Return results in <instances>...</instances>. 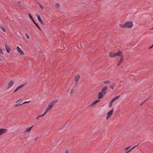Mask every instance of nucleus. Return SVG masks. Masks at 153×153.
<instances>
[{
    "mask_svg": "<svg viewBox=\"0 0 153 153\" xmlns=\"http://www.w3.org/2000/svg\"><path fill=\"white\" fill-rule=\"evenodd\" d=\"M120 26L122 28H130L133 26V23L132 22L128 21L124 25L120 24Z\"/></svg>",
    "mask_w": 153,
    "mask_h": 153,
    "instance_id": "f257e3e1",
    "label": "nucleus"
},
{
    "mask_svg": "<svg viewBox=\"0 0 153 153\" xmlns=\"http://www.w3.org/2000/svg\"><path fill=\"white\" fill-rule=\"evenodd\" d=\"M59 100H56L53 101L50 104L48 105L47 108L50 110L52 107L56 103L58 102Z\"/></svg>",
    "mask_w": 153,
    "mask_h": 153,
    "instance_id": "f03ea898",
    "label": "nucleus"
},
{
    "mask_svg": "<svg viewBox=\"0 0 153 153\" xmlns=\"http://www.w3.org/2000/svg\"><path fill=\"white\" fill-rule=\"evenodd\" d=\"M36 15L37 17V19L40 23L42 25H44V23L41 19L40 16L37 13H36Z\"/></svg>",
    "mask_w": 153,
    "mask_h": 153,
    "instance_id": "7ed1b4c3",
    "label": "nucleus"
},
{
    "mask_svg": "<svg viewBox=\"0 0 153 153\" xmlns=\"http://www.w3.org/2000/svg\"><path fill=\"white\" fill-rule=\"evenodd\" d=\"M120 97V95H118L117 96L115 97L110 102L109 104V107H111L112 105V103L114 102L115 100L118 99L119 97Z\"/></svg>",
    "mask_w": 153,
    "mask_h": 153,
    "instance_id": "20e7f679",
    "label": "nucleus"
},
{
    "mask_svg": "<svg viewBox=\"0 0 153 153\" xmlns=\"http://www.w3.org/2000/svg\"><path fill=\"white\" fill-rule=\"evenodd\" d=\"M14 82L12 80H10L8 83V85L7 88V89L10 88L13 85Z\"/></svg>",
    "mask_w": 153,
    "mask_h": 153,
    "instance_id": "39448f33",
    "label": "nucleus"
},
{
    "mask_svg": "<svg viewBox=\"0 0 153 153\" xmlns=\"http://www.w3.org/2000/svg\"><path fill=\"white\" fill-rule=\"evenodd\" d=\"M107 89V86H105L103 87L102 89L101 92L103 93L104 94H105L106 92Z\"/></svg>",
    "mask_w": 153,
    "mask_h": 153,
    "instance_id": "423d86ee",
    "label": "nucleus"
},
{
    "mask_svg": "<svg viewBox=\"0 0 153 153\" xmlns=\"http://www.w3.org/2000/svg\"><path fill=\"white\" fill-rule=\"evenodd\" d=\"M116 56H123V53L122 51L120 50H119L117 52H115Z\"/></svg>",
    "mask_w": 153,
    "mask_h": 153,
    "instance_id": "0eeeda50",
    "label": "nucleus"
},
{
    "mask_svg": "<svg viewBox=\"0 0 153 153\" xmlns=\"http://www.w3.org/2000/svg\"><path fill=\"white\" fill-rule=\"evenodd\" d=\"M104 94L101 92H100L98 94V99H102L104 96Z\"/></svg>",
    "mask_w": 153,
    "mask_h": 153,
    "instance_id": "6e6552de",
    "label": "nucleus"
},
{
    "mask_svg": "<svg viewBox=\"0 0 153 153\" xmlns=\"http://www.w3.org/2000/svg\"><path fill=\"white\" fill-rule=\"evenodd\" d=\"M7 129L5 128L2 129L0 128V135H2L3 133H5L7 131Z\"/></svg>",
    "mask_w": 153,
    "mask_h": 153,
    "instance_id": "1a4fd4ad",
    "label": "nucleus"
},
{
    "mask_svg": "<svg viewBox=\"0 0 153 153\" xmlns=\"http://www.w3.org/2000/svg\"><path fill=\"white\" fill-rule=\"evenodd\" d=\"M17 51L20 53L21 55H23L24 53L19 48V47H17L16 48Z\"/></svg>",
    "mask_w": 153,
    "mask_h": 153,
    "instance_id": "9d476101",
    "label": "nucleus"
},
{
    "mask_svg": "<svg viewBox=\"0 0 153 153\" xmlns=\"http://www.w3.org/2000/svg\"><path fill=\"white\" fill-rule=\"evenodd\" d=\"M115 54V52H112L111 51H110L109 52V56L111 58H113L116 55Z\"/></svg>",
    "mask_w": 153,
    "mask_h": 153,
    "instance_id": "9b49d317",
    "label": "nucleus"
},
{
    "mask_svg": "<svg viewBox=\"0 0 153 153\" xmlns=\"http://www.w3.org/2000/svg\"><path fill=\"white\" fill-rule=\"evenodd\" d=\"M100 100L97 99L94 100L93 102L91 104V107H93L94 106V105L97 104V103L98 102L100 101Z\"/></svg>",
    "mask_w": 153,
    "mask_h": 153,
    "instance_id": "f8f14e48",
    "label": "nucleus"
},
{
    "mask_svg": "<svg viewBox=\"0 0 153 153\" xmlns=\"http://www.w3.org/2000/svg\"><path fill=\"white\" fill-rule=\"evenodd\" d=\"M5 47L7 52L9 53L10 51V48L7 45H5Z\"/></svg>",
    "mask_w": 153,
    "mask_h": 153,
    "instance_id": "ddd939ff",
    "label": "nucleus"
},
{
    "mask_svg": "<svg viewBox=\"0 0 153 153\" xmlns=\"http://www.w3.org/2000/svg\"><path fill=\"white\" fill-rule=\"evenodd\" d=\"M80 76L79 75H77L75 78V81L76 82H78L80 78Z\"/></svg>",
    "mask_w": 153,
    "mask_h": 153,
    "instance_id": "4468645a",
    "label": "nucleus"
},
{
    "mask_svg": "<svg viewBox=\"0 0 153 153\" xmlns=\"http://www.w3.org/2000/svg\"><path fill=\"white\" fill-rule=\"evenodd\" d=\"M34 126V125H33L30 127L27 128H26V130H25V131L26 132H28L30 131Z\"/></svg>",
    "mask_w": 153,
    "mask_h": 153,
    "instance_id": "2eb2a0df",
    "label": "nucleus"
},
{
    "mask_svg": "<svg viewBox=\"0 0 153 153\" xmlns=\"http://www.w3.org/2000/svg\"><path fill=\"white\" fill-rule=\"evenodd\" d=\"M29 17L30 18V19H31V20L36 25V24H37V23H36L35 21L34 20V19L31 16V15L29 13Z\"/></svg>",
    "mask_w": 153,
    "mask_h": 153,
    "instance_id": "dca6fc26",
    "label": "nucleus"
},
{
    "mask_svg": "<svg viewBox=\"0 0 153 153\" xmlns=\"http://www.w3.org/2000/svg\"><path fill=\"white\" fill-rule=\"evenodd\" d=\"M113 109H112L109 112H108L107 113V115L108 116H111L112 114L113 113Z\"/></svg>",
    "mask_w": 153,
    "mask_h": 153,
    "instance_id": "f3484780",
    "label": "nucleus"
},
{
    "mask_svg": "<svg viewBox=\"0 0 153 153\" xmlns=\"http://www.w3.org/2000/svg\"><path fill=\"white\" fill-rule=\"evenodd\" d=\"M130 146L126 147L124 150V151L126 153H127L131 152V150L128 149Z\"/></svg>",
    "mask_w": 153,
    "mask_h": 153,
    "instance_id": "a211bd4d",
    "label": "nucleus"
},
{
    "mask_svg": "<svg viewBox=\"0 0 153 153\" xmlns=\"http://www.w3.org/2000/svg\"><path fill=\"white\" fill-rule=\"evenodd\" d=\"M116 84L115 83H113L110 86V88L112 90H113L114 89V87L115 85Z\"/></svg>",
    "mask_w": 153,
    "mask_h": 153,
    "instance_id": "6ab92c4d",
    "label": "nucleus"
},
{
    "mask_svg": "<svg viewBox=\"0 0 153 153\" xmlns=\"http://www.w3.org/2000/svg\"><path fill=\"white\" fill-rule=\"evenodd\" d=\"M123 59H124V57L123 55V56H120V59L119 62H121V63H122L123 60Z\"/></svg>",
    "mask_w": 153,
    "mask_h": 153,
    "instance_id": "aec40b11",
    "label": "nucleus"
},
{
    "mask_svg": "<svg viewBox=\"0 0 153 153\" xmlns=\"http://www.w3.org/2000/svg\"><path fill=\"white\" fill-rule=\"evenodd\" d=\"M27 84V83H25L22 84V85L19 86V87L20 88H22V87H23L24 86H25V85H26Z\"/></svg>",
    "mask_w": 153,
    "mask_h": 153,
    "instance_id": "412c9836",
    "label": "nucleus"
},
{
    "mask_svg": "<svg viewBox=\"0 0 153 153\" xmlns=\"http://www.w3.org/2000/svg\"><path fill=\"white\" fill-rule=\"evenodd\" d=\"M0 28H1V30L3 32H5L6 31L5 29V28L4 27H3L2 26H1Z\"/></svg>",
    "mask_w": 153,
    "mask_h": 153,
    "instance_id": "4be33fe9",
    "label": "nucleus"
},
{
    "mask_svg": "<svg viewBox=\"0 0 153 153\" xmlns=\"http://www.w3.org/2000/svg\"><path fill=\"white\" fill-rule=\"evenodd\" d=\"M110 81H109V80H107V81H105L104 82V83H105V84H109L110 83Z\"/></svg>",
    "mask_w": 153,
    "mask_h": 153,
    "instance_id": "5701e85b",
    "label": "nucleus"
},
{
    "mask_svg": "<svg viewBox=\"0 0 153 153\" xmlns=\"http://www.w3.org/2000/svg\"><path fill=\"white\" fill-rule=\"evenodd\" d=\"M22 105V103H20L19 104H16L15 105V106L16 107H17L18 106H20V105Z\"/></svg>",
    "mask_w": 153,
    "mask_h": 153,
    "instance_id": "b1692460",
    "label": "nucleus"
},
{
    "mask_svg": "<svg viewBox=\"0 0 153 153\" xmlns=\"http://www.w3.org/2000/svg\"><path fill=\"white\" fill-rule=\"evenodd\" d=\"M20 88L19 87V86H18L16 89L15 90H14V91L13 92V93L15 92L16 91H17L18 90H19V89H20Z\"/></svg>",
    "mask_w": 153,
    "mask_h": 153,
    "instance_id": "393cba45",
    "label": "nucleus"
},
{
    "mask_svg": "<svg viewBox=\"0 0 153 153\" xmlns=\"http://www.w3.org/2000/svg\"><path fill=\"white\" fill-rule=\"evenodd\" d=\"M50 110L48 108L46 109L45 112L43 113L45 115L47 112H48Z\"/></svg>",
    "mask_w": 153,
    "mask_h": 153,
    "instance_id": "a878e982",
    "label": "nucleus"
},
{
    "mask_svg": "<svg viewBox=\"0 0 153 153\" xmlns=\"http://www.w3.org/2000/svg\"><path fill=\"white\" fill-rule=\"evenodd\" d=\"M139 145V144H138L137 145H136V146H134V147H131L130 149H129V150H131H131L133 149H134L138 145Z\"/></svg>",
    "mask_w": 153,
    "mask_h": 153,
    "instance_id": "bb28decb",
    "label": "nucleus"
},
{
    "mask_svg": "<svg viewBox=\"0 0 153 153\" xmlns=\"http://www.w3.org/2000/svg\"><path fill=\"white\" fill-rule=\"evenodd\" d=\"M139 145V144H138L137 145H136V146H134V147H131L130 149H129V150H131H131L133 149H134L138 145Z\"/></svg>",
    "mask_w": 153,
    "mask_h": 153,
    "instance_id": "cd10ccee",
    "label": "nucleus"
},
{
    "mask_svg": "<svg viewBox=\"0 0 153 153\" xmlns=\"http://www.w3.org/2000/svg\"><path fill=\"white\" fill-rule=\"evenodd\" d=\"M139 145V144H138L137 145H136V146H134V147H131L130 149H129V150H131H131L133 149H134L138 145Z\"/></svg>",
    "mask_w": 153,
    "mask_h": 153,
    "instance_id": "c85d7f7f",
    "label": "nucleus"
},
{
    "mask_svg": "<svg viewBox=\"0 0 153 153\" xmlns=\"http://www.w3.org/2000/svg\"><path fill=\"white\" fill-rule=\"evenodd\" d=\"M39 6L40 7V8H42V9H43V8L44 7H43V6L42 5V4H41L40 3H39Z\"/></svg>",
    "mask_w": 153,
    "mask_h": 153,
    "instance_id": "c756f323",
    "label": "nucleus"
},
{
    "mask_svg": "<svg viewBox=\"0 0 153 153\" xmlns=\"http://www.w3.org/2000/svg\"><path fill=\"white\" fill-rule=\"evenodd\" d=\"M25 36L28 39L29 38V36L27 33H26L25 34Z\"/></svg>",
    "mask_w": 153,
    "mask_h": 153,
    "instance_id": "7c9ffc66",
    "label": "nucleus"
},
{
    "mask_svg": "<svg viewBox=\"0 0 153 153\" xmlns=\"http://www.w3.org/2000/svg\"><path fill=\"white\" fill-rule=\"evenodd\" d=\"M18 4L20 6L22 5V4L19 1H18Z\"/></svg>",
    "mask_w": 153,
    "mask_h": 153,
    "instance_id": "2f4dec72",
    "label": "nucleus"
},
{
    "mask_svg": "<svg viewBox=\"0 0 153 153\" xmlns=\"http://www.w3.org/2000/svg\"><path fill=\"white\" fill-rule=\"evenodd\" d=\"M36 25L38 27V28L39 29V30H41V29L40 28V27H39V25H38V24H36Z\"/></svg>",
    "mask_w": 153,
    "mask_h": 153,
    "instance_id": "473e14b6",
    "label": "nucleus"
},
{
    "mask_svg": "<svg viewBox=\"0 0 153 153\" xmlns=\"http://www.w3.org/2000/svg\"><path fill=\"white\" fill-rule=\"evenodd\" d=\"M36 25L38 27V28L39 29V30H41V29L40 28V27H39V25H38V24H36Z\"/></svg>",
    "mask_w": 153,
    "mask_h": 153,
    "instance_id": "72a5a7b5",
    "label": "nucleus"
},
{
    "mask_svg": "<svg viewBox=\"0 0 153 153\" xmlns=\"http://www.w3.org/2000/svg\"><path fill=\"white\" fill-rule=\"evenodd\" d=\"M149 99V98H147V99L146 100L144 101H143V102L142 103H141V104L140 105V106L142 105V104H143V103H145V102H146V101L147 100Z\"/></svg>",
    "mask_w": 153,
    "mask_h": 153,
    "instance_id": "f704fd0d",
    "label": "nucleus"
},
{
    "mask_svg": "<svg viewBox=\"0 0 153 153\" xmlns=\"http://www.w3.org/2000/svg\"><path fill=\"white\" fill-rule=\"evenodd\" d=\"M56 6L57 7H59L60 6V5L58 3H57L56 4Z\"/></svg>",
    "mask_w": 153,
    "mask_h": 153,
    "instance_id": "c9c22d12",
    "label": "nucleus"
},
{
    "mask_svg": "<svg viewBox=\"0 0 153 153\" xmlns=\"http://www.w3.org/2000/svg\"><path fill=\"white\" fill-rule=\"evenodd\" d=\"M78 82H75V85L74 86V87H76L77 85H78Z\"/></svg>",
    "mask_w": 153,
    "mask_h": 153,
    "instance_id": "e433bc0d",
    "label": "nucleus"
},
{
    "mask_svg": "<svg viewBox=\"0 0 153 153\" xmlns=\"http://www.w3.org/2000/svg\"><path fill=\"white\" fill-rule=\"evenodd\" d=\"M30 102V101H25L23 102L22 103V105H23V104H24L26 103H28V102Z\"/></svg>",
    "mask_w": 153,
    "mask_h": 153,
    "instance_id": "4c0bfd02",
    "label": "nucleus"
},
{
    "mask_svg": "<svg viewBox=\"0 0 153 153\" xmlns=\"http://www.w3.org/2000/svg\"><path fill=\"white\" fill-rule=\"evenodd\" d=\"M20 6H21L23 8H25V5L23 3L22 4V5H21Z\"/></svg>",
    "mask_w": 153,
    "mask_h": 153,
    "instance_id": "58836bf2",
    "label": "nucleus"
},
{
    "mask_svg": "<svg viewBox=\"0 0 153 153\" xmlns=\"http://www.w3.org/2000/svg\"><path fill=\"white\" fill-rule=\"evenodd\" d=\"M69 153V151L68 150V149H66L65 152V153Z\"/></svg>",
    "mask_w": 153,
    "mask_h": 153,
    "instance_id": "ea45409f",
    "label": "nucleus"
},
{
    "mask_svg": "<svg viewBox=\"0 0 153 153\" xmlns=\"http://www.w3.org/2000/svg\"><path fill=\"white\" fill-rule=\"evenodd\" d=\"M45 115V114H44V113H43L42 114V115H39V117H41L43 116H44Z\"/></svg>",
    "mask_w": 153,
    "mask_h": 153,
    "instance_id": "a19ab883",
    "label": "nucleus"
},
{
    "mask_svg": "<svg viewBox=\"0 0 153 153\" xmlns=\"http://www.w3.org/2000/svg\"><path fill=\"white\" fill-rule=\"evenodd\" d=\"M0 53H1L2 54H3V52L2 51V50L0 48Z\"/></svg>",
    "mask_w": 153,
    "mask_h": 153,
    "instance_id": "79ce46f5",
    "label": "nucleus"
},
{
    "mask_svg": "<svg viewBox=\"0 0 153 153\" xmlns=\"http://www.w3.org/2000/svg\"><path fill=\"white\" fill-rule=\"evenodd\" d=\"M121 63V62H118V63L117 64V66H118L120 65Z\"/></svg>",
    "mask_w": 153,
    "mask_h": 153,
    "instance_id": "37998d69",
    "label": "nucleus"
},
{
    "mask_svg": "<svg viewBox=\"0 0 153 153\" xmlns=\"http://www.w3.org/2000/svg\"><path fill=\"white\" fill-rule=\"evenodd\" d=\"M74 91V90L72 88L71 90V91L70 92V94H71Z\"/></svg>",
    "mask_w": 153,
    "mask_h": 153,
    "instance_id": "c03bdc74",
    "label": "nucleus"
},
{
    "mask_svg": "<svg viewBox=\"0 0 153 153\" xmlns=\"http://www.w3.org/2000/svg\"><path fill=\"white\" fill-rule=\"evenodd\" d=\"M110 116H108V115H107V116L106 117V119H108Z\"/></svg>",
    "mask_w": 153,
    "mask_h": 153,
    "instance_id": "a18cd8bd",
    "label": "nucleus"
},
{
    "mask_svg": "<svg viewBox=\"0 0 153 153\" xmlns=\"http://www.w3.org/2000/svg\"><path fill=\"white\" fill-rule=\"evenodd\" d=\"M153 47V44L150 47H149V49H150L151 48H152Z\"/></svg>",
    "mask_w": 153,
    "mask_h": 153,
    "instance_id": "49530a36",
    "label": "nucleus"
},
{
    "mask_svg": "<svg viewBox=\"0 0 153 153\" xmlns=\"http://www.w3.org/2000/svg\"><path fill=\"white\" fill-rule=\"evenodd\" d=\"M22 100V99H19V100H17L16 101V102H18L19 101H20V100Z\"/></svg>",
    "mask_w": 153,
    "mask_h": 153,
    "instance_id": "de8ad7c7",
    "label": "nucleus"
},
{
    "mask_svg": "<svg viewBox=\"0 0 153 153\" xmlns=\"http://www.w3.org/2000/svg\"><path fill=\"white\" fill-rule=\"evenodd\" d=\"M67 122H67L64 125H63V126H62V127L61 128H63V127L64 126H65L66 125V123H67Z\"/></svg>",
    "mask_w": 153,
    "mask_h": 153,
    "instance_id": "09e8293b",
    "label": "nucleus"
},
{
    "mask_svg": "<svg viewBox=\"0 0 153 153\" xmlns=\"http://www.w3.org/2000/svg\"><path fill=\"white\" fill-rule=\"evenodd\" d=\"M37 138H38V137H36L35 138H34V140L35 141H36V140H37Z\"/></svg>",
    "mask_w": 153,
    "mask_h": 153,
    "instance_id": "8fccbe9b",
    "label": "nucleus"
},
{
    "mask_svg": "<svg viewBox=\"0 0 153 153\" xmlns=\"http://www.w3.org/2000/svg\"><path fill=\"white\" fill-rule=\"evenodd\" d=\"M39 118V116H37L36 117V119H38Z\"/></svg>",
    "mask_w": 153,
    "mask_h": 153,
    "instance_id": "3c124183",
    "label": "nucleus"
},
{
    "mask_svg": "<svg viewBox=\"0 0 153 153\" xmlns=\"http://www.w3.org/2000/svg\"><path fill=\"white\" fill-rule=\"evenodd\" d=\"M151 30H153V27L151 29Z\"/></svg>",
    "mask_w": 153,
    "mask_h": 153,
    "instance_id": "603ef678",
    "label": "nucleus"
},
{
    "mask_svg": "<svg viewBox=\"0 0 153 153\" xmlns=\"http://www.w3.org/2000/svg\"><path fill=\"white\" fill-rule=\"evenodd\" d=\"M0 61H1V59H0Z\"/></svg>",
    "mask_w": 153,
    "mask_h": 153,
    "instance_id": "864d4df0",
    "label": "nucleus"
}]
</instances>
